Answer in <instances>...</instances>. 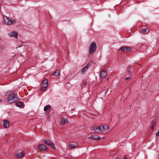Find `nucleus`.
I'll return each instance as SVG.
<instances>
[{
	"mask_svg": "<svg viewBox=\"0 0 159 159\" xmlns=\"http://www.w3.org/2000/svg\"><path fill=\"white\" fill-rule=\"evenodd\" d=\"M6 95L8 96L7 100L10 103H12L19 100L20 98L17 94L16 93L12 94V91L7 92Z\"/></svg>",
	"mask_w": 159,
	"mask_h": 159,
	"instance_id": "obj_1",
	"label": "nucleus"
},
{
	"mask_svg": "<svg viewBox=\"0 0 159 159\" xmlns=\"http://www.w3.org/2000/svg\"><path fill=\"white\" fill-rule=\"evenodd\" d=\"M3 19L4 24L7 25L14 24L16 22L15 19L13 18L11 19L6 16H4Z\"/></svg>",
	"mask_w": 159,
	"mask_h": 159,
	"instance_id": "obj_2",
	"label": "nucleus"
},
{
	"mask_svg": "<svg viewBox=\"0 0 159 159\" xmlns=\"http://www.w3.org/2000/svg\"><path fill=\"white\" fill-rule=\"evenodd\" d=\"M97 48V46L96 43L94 42H92L89 46V53L91 54L94 53L96 51Z\"/></svg>",
	"mask_w": 159,
	"mask_h": 159,
	"instance_id": "obj_3",
	"label": "nucleus"
},
{
	"mask_svg": "<svg viewBox=\"0 0 159 159\" xmlns=\"http://www.w3.org/2000/svg\"><path fill=\"white\" fill-rule=\"evenodd\" d=\"M91 61L89 62L85 66H84L81 70V73L83 75L85 74L86 72L88 70V68L92 64Z\"/></svg>",
	"mask_w": 159,
	"mask_h": 159,
	"instance_id": "obj_4",
	"label": "nucleus"
},
{
	"mask_svg": "<svg viewBox=\"0 0 159 159\" xmlns=\"http://www.w3.org/2000/svg\"><path fill=\"white\" fill-rule=\"evenodd\" d=\"M42 86V87L41 88V90L42 91H43L44 90L48 87V81L47 79H45L43 81Z\"/></svg>",
	"mask_w": 159,
	"mask_h": 159,
	"instance_id": "obj_5",
	"label": "nucleus"
},
{
	"mask_svg": "<svg viewBox=\"0 0 159 159\" xmlns=\"http://www.w3.org/2000/svg\"><path fill=\"white\" fill-rule=\"evenodd\" d=\"M44 143L50 146L53 148H55V145L49 139H45L44 140Z\"/></svg>",
	"mask_w": 159,
	"mask_h": 159,
	"instance_id": "obj_6",
	"label": "nucleus"
},
{
	"mask_svg": "<svg viewBox=\"0 0 159 159\" xmlns=\"http://www.w3.org/2000/svg\"><path fill=\"white\" fill-rule=\"evenodd\" d=\"M91 129L93 130L95 133H99L102 132L101 130L100 125L99 126H95L91 127Z\"/></svg>",
	"mask_w": 159,
	"mask_h": 159,
	"instance_id": "obj_7",
	"label": "nucleus"
},
{
	"mask_svg": "<svg viewBox=\"0 0 159 159\" xmlns=\"http://www.w3.org/2000/svg\"><path fill=\"white\" fill-rule=\"evenodd\" d=\"M38 148L41 151H45L47 150V148L45 145L40 144H38Z\"/></svg>",
	"mask_w": 159,
	"mask_h": 159,
	"instance_id": "obj_8",
	"label": "nucleus"
},
{
	"mask_svg": "<svg viewBox=\"0 0 159 159\" xmlns=\"http://www.w3.org/2000/svg\"><path fill=\"white\" fill-rule=\"evenodd\" d=\"M131 48L129 47H121L120 48L119 50H121L122 51L129 52Z\"/></svg>",
	"mask_w": 159,
	"mask_h": 159,
	"instance_id": "obj_9",
	"label": "nucleus"
},
{
	"mask_svg": "<svg viewBox=\"0 0 159 159\" xmlns=\"http://www.w3.org/2000/svg\"><path fill=\"white\" fill-rule=\"evenodd\" d=\"M9 35L11 37H14L16 39L18 38L17 33L16 31H12L9 33Z\"/></svg>",
	"mask_w": 159,
	"mask_h": 159,
	"instance_id": "obj_10",
	"label": "nucleus"
},
{
	"mask_svg": "<svg viewBox=\"0 0 159 159\" xmlns=\"http://www.w3.org/2000/svg\"><path fill=\"white\" fill-rule=\"evenodd\" d=\"M25 155L24 152L22 151L20 152H18L16 153L15 155V157H18L19 158H21L23 157Z\"/></svg>",
	"mask_w": 159,
	"mask_h": 159,
	"instance_id": "obj_11",
	"label": "nucleus"
},
{
	"mask_svg": "<svg viewBox=\"0 0 159 159\" xmlns=\"http://www.w3.org/2000/svg\"><path fill=\"white\" fill-rule=\"evenodd\" d=\"M88 138L89 139H92L94 140L98 141L100 139V137H98V136L96 135H91L90 137H88Z\"/></svg>",
	"mask_w": 159,
	"mask_h": 159,
	"instance_id": "obj_12",
	"label": "nucleus"
},
{
	"mask_svg": "<svg viewBox=\"0 0 159 159\" xmlns=\"http://www.w3.org/2000/svg\"><path fill=\"white\" fill-rule=\"evenodd\" d=\"M107 75V73L106 71L105 70H102L100 75L101 78L102 79H104L105 78Z\"/></svg>",
	"mask_w": 159,
	"mask_h": 159,
	"instance_id": "obj_13",
	"label": "nucleus"
},
{
	"mask_svg": "<svg viewBox=\"0 0 159 159\" xmlns=\"http://www.w3.org/2000/svg\"><path fill=\"white\" fill-rule=\"evenodd\" d=\"M3 125L5 128H7L9 127V124L8 120H4L3 121Z\"/></svg>",
	"mask_w": 159,
	"mask_h": 159,
	"instance_id": "obj_14",
	"label": "nucleus"
},
{
	"mask_svg": "<svg viewBox=\"0 0 159 159\" xmlns=\"http://www.w3.org/2000/svg\"><path fill=\"white\" fill-rule=\"evenodd\" d=\"M68 122V120L67 119L64 117H62L61 118L60 123L61 124H64Z\"/></svg>",
	"mask_w": 159,
	"mask_h": 159,
	"instance_id": "obj_15",
	"label": "nucleus"
},
{
	"mask_svg": "<svg viewBox=\"0 0 159 159\" xmlns=\"http://www.w3.org/2000/svg\"><path fill=\"white\" fill-rule=\"evenodd\" d=\"M101 130L102 132H103L108 130L109 129V127L107 125H100Z\"/></svg>",
	"mask_w": 159,
	"mask_h": 159,
	"instance_id": "obj_16",
	"label": "nucleus"
},
{
	"mask_svg": "<svg viewBox=\"0 0 159 159\" xmlns=\"http://www.w3.org/2000/svg\"><path fill=\"white\" fill-rule=\"evenodd\" d=\"M16 106L18 107L23 108L24 107V105L23 102H19L16 103Z\"/></svg>",
	"mask_w": 159,
	"mask_h": 159,
	"instance_id": "obj_17",
	"label": "nucleus"
},
{
	"mask_svg": "<svg viewBox=\"0 0 159 159\" xmlns=\"http://www.w3.org/2000/svg\"><path fill=\"white\" fill-rule=\"evenodd\" d=\"M59 74V71L58 70H57L53 73L52 74L53 75L57 76Z\"/></svg>",
	"mask_w": 159,
	"mask_h": 159,
	"instance_id": "obj_18",
	"label": "nucleus"
},
{
	"mask_svg": "<svg viewBox=\"0 0 159 159\" xmlns=\"http://www.w3.org/2000/svg\"><path fill=\"white\" fill-rule=\"evenodd\" d=\"M51 108V106L49 105H48L45 106L44 108V110L46 111Z\"/></svg>",
	"mask_w": 159,
	"mask_h": 159,
	"instance_id": "obj_19",
	"label": "nucleus"
},
{
	"mask_svg": "<svg viewBox=\"0 0 159 159\" xmlns=\"http://www.w3.org/2000/svg\"><path fill=\"white\" fill-rule=\"evenodd\" d=\"M77 146V145H74L73 144H71L69 145V147L70 149L75 148Z\"/></svg>",
	"mask_w": 159,
	"mask_h": 159,
	"instance_id": "obj_20",
	"label": "nucleus"
},
{
	"mask_svg": "<svg viewBox=\"0 0 159 159\" xmlns=\"http://www.w3.org/2000/svg\"><path fill=\"white\" fill-rule=\"evenodd\" d=\"M142 31L143 33L148 32V30L147 28H143L142 29Z\"/></svg>",
	"mask_w": 159,
	"mask_h": 159,
	"instance_id": "obj_21",
	"label": "nucleus"
},
{
	"mask_svg": "<svg viewBox=\"0 0 159 159\" xmlns=\"http://www.w3.org/2000/svg\"><path fill=\"white\" fill-rule=\"evenodd\" d=\"M156 121L155 120H154L153 121H152V125L153 126H155V124H156Z\"/></svg>",
	"mask_w": 159,
	"mask_h": 159,
	"instance_id": "obj_22",
	"label": "nucleus"
},
{
	"mask_svg": "<svg viewBox=\"0 0 159 159\" xmlns=\"http://www.w3.org/2000/svg\"><path fill=\"white\" fill-rule=\"evenodd\" d=\"M131 77H126L125 78V80H131Z\"/></svg>",
	"mask_w": 159,
	"mask_h": 159,
	"instance_id": "obj_23",
	"label": "nucleus"
},
{
	"mask_svg": "<svg viewBox=\"0 0 159 159\" xmlns=\"http://www.w3.org/2000/svg\"><path fill=\"white\" fill-rule=\"evenodd\" d=\"M156 135L157 136H159V129L158 130L156 133Z\"/></svg>",
	"mask_w": 159,
	"mask_h": 159,
	"instance_id": "obj_24",
	"label": "nucleus"
},
{
	"mask_svg": "<svg viewBox=\"0 0 159 159\" xmlns=\"http://www.w3.org/2000/svg\"><path fill=\"white\" fill-rule=\"evenodd\" d=\"M87 82L86 81V82H85L84 83V86H86V85H87Z\"/></svg>",
	"mask_w": 159,
	"mask_h": 159,
	"instance_id": "obj_25",
	"label": "nucleus"
},
{
	"mask_svg": "<svg viewBox=\"0 0 159 159\" xmlns=\"http://www.w3.org/2000/svg\"><path fill=\"white\" fill-rule=\"evenodd\" d=\"M3 46L2 45L0 46V49H3Z\"/></svg>",
	"mask_w": 159,
	"mask_h": 159,
	"instance_id": "obj_26",
	"label": "nucleus"
},
{
	"mask_svg": "<svg viewBox=\"0 0 159 159\" xmlns=\"http://www.w3.org/2000/svg\"><path fill=\"white\" fill-rule=\"evenodd\" d=\"M154 126H153L152 125H151V129H152L153 128V127Z\"/></svg>",
	"mask_w": 159,
	"mask_h": 159,
	"instance_id": "obj_27",
	"label": "nucleus"
},
{
	"mask_svg": "<svg viewBox=\"0 0 159 159\" xmlns=\"http://www.w3.org/2000/svg\"><path fill=\"white\" fill-rule=\"evenodd\" d=\"M124 156H125V157L124 158V159H127V158L125 156V155Z\"/></svg>",
	"mask_w": 159,
	"mask_h": 159,
	"instance_id": "obj_28",
	"label": "nucleus"
},
{
	"mask_svg": "<svg viewBox=\"0 0 159 159\" xmlns=\"http://www.w3.org/2000/svg\"><path fill=\"white\" fill-rule=\"evenodd\" d=\"M2 99L0 98V102H2Z\"/></svg>",
	"mask_w": 159,
	"mask_h": 159,
	"instance_id": "obj_29",
	"label": "nucleus"
},
{
	"mask_svg": "<svg viewBox=\"0 0 159 159\" xmlns=\"http://www.w3.org/2000/svg\"><path fill=\"white\" fill-rule=\"evenodd\" d=\"M115 159H120L118 157H116Z\"/></svg>",
	"mask_w": 159,
	"mask_h": 159,
	"instance_id": "obj_30",
	"label": "nucleus"
},
{
	"mask_svg": "<svg viewBox=\"0 0 159 159\" xmlns=\"http://www.w3.org/2000/svg\"><path fill=\"white\" fill-rule=\"evenodd\" d=\"M108 90L107 91L105 92V94H106V93H107V92H108Z\"/></svg>",
	"mask_w": 159,
	"mask_h": 159,
	"instance_id": "obj_31",
	"label": "nucleus"
},
{
	"mask_svg": "<svg viewBox=\"0 0 159 159\" xmlns=\"http://www.w3.org/2000/svg\"><path fill=\"white\" fill-rule=\"evenodd\" d=\"M134 63H137V62H135Z\"/></svg>",
	"mask_w": 159,
	"mask_h": 159,
	"instance_id": "obj_32",
	"label": "nucleus"
},
{
	"mask_svg": "<svg viewBox=\"0 0 159 159\" xmlns=\"http://www.w3.org/2000/svg\"><path fill=\"white\" fill-rule=\"evenodd\" d=\"M39 152V151L38 150V151H37V152Z\"/></svg>",
	"mask_w": 159,
	"mask_h": 159,
	"instance_id": "obj_33",
	"label": "nucleus"
},
{
	"mask_svg": "<svg viewBox=\"0 0 159 159\" xmlns=\"http://www.w3.org/2000/svg\"><path fill=\"white\" fill-rule=\"evenodd\" d=\"M139 64V65L140 66H141V65H140V64Z\"/></svg>",
	"mask_w": 159,
	"mask_h": 159,
	"instance_id": "obj_34",
	"label": "nucleus"
},
{
	"mask_svg": "<svg viewBox=\"0 0 159 159\" xmlns=\"http://www.w3.org/2000/svg\"><path fill=\"white\" fill-rule=\"evenodd\" d=\"M158 159H159V156Z\"/></svg>",
	"mask_w": 159,
	"mask_h": 159,
	"instance_id": "obj_35",
	"label": "nucleus"
}]
</instances>
